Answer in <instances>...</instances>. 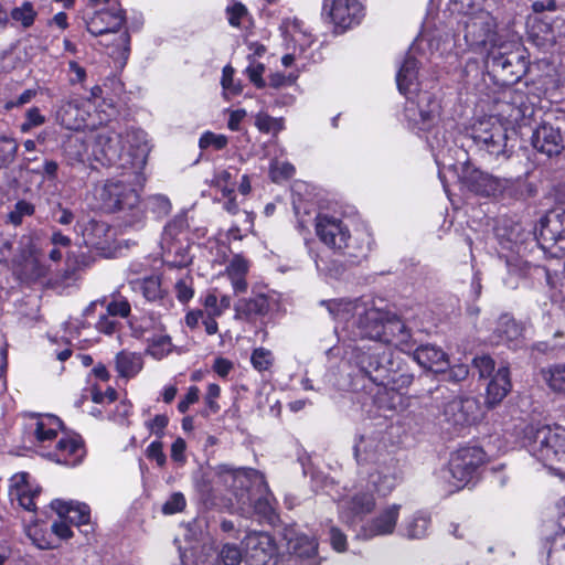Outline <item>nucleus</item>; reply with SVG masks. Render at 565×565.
Segmentation results:
<instances>
[{
    "instance_id": "nucleus-1",
    "label": "nucleus",
    "mask_w": 565,
    "mask_h": 565,
    "mask_svg": "<svg viewBox=\"0 0 565 565\" xmlns=\"http://www.w3.org/2000/svg\"><path fill=\"white\" fill-rule=\"evenodd\" d=\"M150 148L143 130H129L125 136L102 128L94 134L93 158L102 166H116L122 170L143 169Z\"/></svg>"
},
{
    "instance_id": "nucleus-2",
    "label": "nucleus",
    "mask_w": 565,
    "mask_h": 565,
    "mask_svg": "<svg viewBox=\"0 0 565 565\" xmlns=\"http://www.w3.org/2000/svg\"><path fill=\"white\" fill-rule=\"evenodd\" d=\"M142 169H127L114 178L105 180L94 188V198L98 209L106 212L129 211L131 224L143 218L138 188L145 181Z\"/></svg>"
},
{
    "instance_id": "nucleus-3",
    "label": "nucleus",
    "mask_w": 565,
    "mask_h": 565,
    "mask_svg": "<svg viewBox=\"0 0 565 565\" xmlns=\"http://www.w3.org/2000/svg\"><path fill=\"white\" fill-rule=\"evenodd\" d=\"M321 303L327 307L332 318L343 322L345 328H349L350 324L356 327V331H353L354 338L379 341L383 337L386 312L367 306V303L358 299H333Z\"/></svg>"
},
{
    "instance_id": "nucleus-4",
    "label": "nucleus",
    "mask_w": 565,
    "mask_h": 565,
    "mask_svg": "<svg viewBox=\"0 0 565 565\" xmlns=\"http://www.w3.org/2000/svg\"><path fill=\"white\" fill-rule=\"evenodd\" d=\"M220 477L225 484L234 489L235 503L233 508L236 512L244 516L252 513H257L264 516H269L273 512V505L267 497L254 499L250 493V487L263 483L262 475L255 469H233L227 465H221L217 468Z\"/></svg>"
},
{
    "instance_id": "nucleus-5",
    "label": "nucleus",
    "mask_w": 565,
    "mask_h": 565,
    "mask_svg": "<svg viewBox=\"0 0 565 565\" xmlns=\"http://www.w3.org/2000/svg\"><path fill=\"white\" fill-rule=\"evenodd\" d=\"M356 364L373 383L386 391H399L413 382L412 374L399 371L390 350L380 352L375 349L370 353L362 352L356 355Z\"/></svg>"
},
{
    "instance_id": "nucleus-6",
    "label": "nucleus",
    "mask_w": 565,
    "mask_h": 565,
    "mask_svg": "<svg viewBox=\"0 0 565 565\" xmlns=\"http://www.w3.org/2000/svg\"><path fill=\"white\" fill-rule=\"evenodd\" d=\"M524 446L531 456L546 467L565 462V428L557 425L529 426Z\"/></svg>"
},
{
    "instance_id": "nucleus-7",
    "label": "nucleus",
    "mask_w": 565,
    "mask_h": 565,
    "mask_svg": "<svg viewBox=\"0 0 565 565\" xmlns=\"http://www.w3.org/2000/svg\"><path fill=\"white\" fill-rule=\"evenodd\" d=\"M525 53L522 44L516 42L494 45L487 55L486 65L503 84H514L527 71Z\"/></svg>"
},
{
    "instance_id": "nucleus-8",
    "label": "nucleus",
    "mask_w": 565,
    "mask_h": 565,
    "mask_svg": "<svg viewBox=\"0 0 565 565\" xmlns=\"http://www.w3.org/2000/svg\"><path fill=\"white\" fill-rule=\"evenodd\" d=\"M441 99L438 93L430 90H420L416 93V98L407 97L404 108V116L408 128L413 131L430 132L437 128L441 118Z\"/></svg>"
},
{
    "instance_id": "nucleus-9",
    "label": "nucleus",
    "mask_w": 565,
    "mask_h": 565,
    "mask_svg": "<svg viewBox=\"0 0 565 565\" xmlns=\"http://www.w3.org/2000/svg\"><path fill=\"white\" fill-rule=\"evenodd\" d=\"M484 460L486 454L481 448H461L451 455L448 468L444 470L443 478L452 490H460L477 477L478 469Z\"/></svg>"
},
{
    "instance_id": "nucleus-10",
    "label": "nucleus",
    "mask_w": 565,
    "mask_h": 565,
    "mask_svg": "<svg viewBox=\"0 0 565 565\" xmlns=\"http://www.w3.org/2000/svg\"><path fill=\"white\" fill-rule=\"evenodd\" d=\"M76 234L82 238L79 244L108 257L113 252L115 233L104 221L83 216L75 225Z\"/></svg>"
},
{
    "instance_id": "nucleus-11",
    "label": "nucleus",
    "mask_w": 565,
    "mask_h": 565,
    "mask_svg": "<svg viewBox=\"0 0 565 565\" xmlns=\"http://www.w3.org/2000/svg\"><path fill=\"white\" fill-rule=\"evenodd\" d=\"M466 43L473 50L495 45L497 22L492 14L483 9L478 13L460 19Z\"/></svg>"
},
{
    "instance_id": "nucleus-12",
    "label": "nucleus",
    "mask_w": 565,
    "mask_h": 565,
    "mask_svg": "<svg viewBox=\"0 0 565 565\" xmlns=\"http://www.w3.org/2000/svg\"><path fill=\"white\" fill-rule=\"evenodd\" d=\"M472 138L479 149L490 157L509 158L508 129L499 120L479 122L473 129Z\"/></svg>"
},
{
    "instance_id": "nucleus-13",
    "label": "nucleus",
    "mask_w": 565,
    "mask_h": 565,
    "mask_svg": "<svg viewBox=\"0 0 565 565\" xmlns=\"http://www.w3.org/2000/svg\"><path fill=\"white\" fill-rule=\"evenodd\" d=\"M316 233L320 241L332 249L344 250L353 257H358V253L351 250L352 235L349 226L335 216L328 214H319L316 218Z\"/></svg>"
},
{
    "instance_id": "nucleus-14",
    "label": "nucleus",
    "mask_w": 565,
    "mask_h": 565,
    "mask_svg": "<svg viewBox=\"0 0 565 565\" xmlns=\"http://www.w3.org/2000/svg\"><path fill=\"white\" fill-rule=\"evenodd\" d=\"M186 222L183 217L174 218L166 227L162 235V248L167 257L173 256V259L167 262L174 267H185L192 256L189 254V245H184L186 238Z\"/></svg>"
},
{
    "instance_id": "nucleus-15",
    "label": "nucleus",
    "mask_w": 565,
    "mask_h": 565,
    "mask_svg": "<svg viewBox=\"0 0 565 565\" xmlns=\"http://www.w3.org/2000/svg\"><path fill=\"white\" fill-rule=\"evenodd\" d=\"M323 9L333 24L342 30L360 24L364 18L362 0H324Z\"/></svg>"
},
{
    "instance_id": "nucleus-16",
    "label": "nucleus",
    "mask_w": 565,
    "mask_h": 565,
    "mask_svg": "<svg viewBox=\"0 0 565 565\" xmlns=\"http://www.w3.org/2000/svg\"><path fill=\"white\" fill-rule=\"evenodd\" d=\"M94 134H75L67 137L63 153L67 166L72 168H94Z\"/></svg>"
},
{
    "instance_id": "nucleus-17",
    "label": "nucleus",
    "mask_w": 565,
    "mask_h": 565,
    "mask_svg": "<svg viewBox=\"0 0 565 565\" xmlns=\"http://www.w3.org/2000/svg\"><path fill=\"white\" fill-rule=\"evenodd\" d=\"M141 337L147 342L146 353L156 360H162L173 351L171 337L167 333L166 326L159 320L145 321Z\"/></svg>"
},
{
    "instance_id": "nucleus-18",
    "label": "nucleus",
    "mask_w": 565,
    "mask_h": 565,
    "mask_svg": "<svg viewBox=\"0 0 565 565\" xmlns=\"http://www.w3.org/2000/svg\"><path fill=\"white\" fill-rule=\"evenodd\" d=\"M89 115V99L70 97L61 103L56 110V120L66 129L79 130L87 126Z\"/></svg>"
},
{
    "instance_id": "nucleus-19",
    "label": "nucleus",
    "mask_w": 565,
    "mask_h": 565,
    "mask_svg": "<svg viewBox=\"0 0 565 565\" xmlns=\"http://www.w3.org/2000/svg\"><path fill=\"white\" fill-rule=\"evenodd\" d=\"M401 505L391 504L380 511L372 520L364 523L356 533L358 539L371 540L375 536L391 535L394 533L398 518Z\"/></svg>"
},
{
    "instance_id": "nucleus-20",
    "label": "nucleus",
    "mask_w": 565,
    "mask_h": 565,
    "mask_svg": "<svg viewBox=\"0 0 565 565\" xmlns=\"http://www.w3.org/2000/svg\"><path fill=\"white\" fill-rule=\"evenodd\" d=\"M479 403L475 397H452L444 404L443 416L452 426H465L478 418Z\"/></svg>"
},
{
    "instance_id": "nucleus-21",
    "label": "nucleus",
    "mask_w": 565,
    "mask_h": 565,
    "mask_svg": "<svg viewBox=\"0 0 565 565\" xmlns=\"http://www.w3.org/2000/svg\"><path fill=\"white\" fill-rule=\"evenodd\" d=\"M375 508V499L369 491L356 489L348 498H342L339 503L340 518L343 522L352 524L356 519L369 514Z\"/></svg>"
},
{
    "instance_id": "nucleus-22",
    "label": "nucleus",
    "mask_w": 565,
    "mask_h": 565,
    "mask_svg": "<svg viewBox=\"0 0 565 565\" xmlns=\"http://www.w3.org/2000/svg\"><path fill=\"white\" fill-rule=\"evenodd\" d=\"M40 493L38 486L30 482L26 472H19L11 477L9 484V497L12 503H18L29 512L35 510L34 499Z\"/></svg>"
},
{
    "instance_id": "nucleus-23",
    "label": "nucleus",
    "mask_w": 565,
    "mask_h": 565,
    "mask_svg": "<svg viewBox=\"0 0 565 565\" xmlns=\"http://www.w3.org/2000/svg\"><path fill=\"white\" fill-rule=\"evenodd\" d=\"M246 555L257 565H268L276 553V545L268 533L249 532L243 541Z\"/></svg>"
},
{
    "instance_id": "nucleus-24",
    "label": "nucleus",
    "mask_w": 565,
    "mask_h": 565,
    "mask_svg": "<svg viewBox=\"0 0 565 565\" xmlns=\"http://www.w3.org/2000/svg\"><path fill=\"white\" fill-rule=\"evenodd\" d=\"M383 329V337L379 342L393 345L405 353H409L415 347L409 330L399 318L386 313Z\"/></svg>"
},
{
    "instance_id": "nucleus-25",
    "label": "nucleus",
    "mask_w": 565,
    "mask_h": 565,
    "mask_svg": "<svg viewBox=\"0 0 565 565\" xmlns=\"http://www.w3.org/2000/svg\"><path fill=\"white\" fill-rule=\"evenodd\" d=\"M125 22V17L120 8L113 6L108 9L99 10L87 21V31L95 36L108 33H117Z\"/></svg>"
},
{
    "instance_id": "nucleus-26",
    "label": "nucleus",
    "mask_w": 565,
    "mask_h": 565,
    "mask_svg": "<svg viewBox=\"0 0 565 565\" xmlns=\"http://www.w3.org/2000/svg\"><path fill=\"white\" fill-rule=\"evenodd\" d=\"M532 145L539 152L550 158L561 154L565 149L561 130L546 124L540 126L533 132Z\"/></svg>"
},
{
    "instance_id": "nucleus-27",
    "label": "nucleus",
    "mask_w": 565,
    "mask_h": 565,
    "mask_svg": "<svg viewBox=\"0 0 565 565\" xmlns=\"http://www.w3.org/2000/svg\"><path fill=\"white\" fill-rule=\"evenodd\" d=\"M129 286L132 291L141 292L147 301L158 303L164 309H169L173 303L169 292L162 288L159 276L134 279L129 281Z\"/></svg>"
},
{
    "instance_id": "nucleus-28",
    "label": "nucleus",
    "mask_w": 565,
    "mask_h": 565,
    "mask_svg": "<svg viewBox=\"0 0 565 565\" xmlns=\"http://www.w3.org/2000/svg\"><path fill=\"white\" fill-rule=\"evenodd\" d=\"M408 354H412L413 360L423 369L436 373L444 372L449 366L448 355L440 348L433 344L414 347Z\"/></svg>"
},
{
    "instance_id": "nucleus-29",
    "label": "nucleus",
    "mask_w": 565,
    "mask_h": 565,
    "mask_svg": "<svg viewBox=\"0 0 565 565\" xmlns=\"http://www.w3.org/2000/svg\"><path fill=\"white\" fill-rule=\"evenodd\" d=\"M399 481V472L396 462L391 459L388 463H384L370 473L369 484L380 495L390 494Z\"/></svg>"
},
{
    "instance_id": "nucleus-30",
    "label": "nucleus",
    "mask_w": 565,
    "mask_h": 565,
    "mask_svg": "<svg viewBox=\"0 0 565 565\" xmlns=\"http://www.w3.org/2000/svg\"><path fill=\"white\" fill-rule=\"evenodd\" d=\"M42 455L49 457L51 460L57 463L75 466L82 460L84 456V449L77 438L63 437L57 441L53 451Z\"/></svg>"
},
{
    "instance_id": "nucleus-31",
    "label": "nucleus",
    "mask_w": 565,
    "mask_h": 565,
    "mask_svg": "<svg viewBox=\"0 0 565 565\" xmlns=\"http://www.w3.org/2000/svg\"><path fill=\"white\" fill-rule=\"evenodd\" d=\"M522 337V328L509 315H502L493 328L491 342L494 344H505L509 348H516Z\"/></svg>"
},
{
    "instance_id": "nucleus-32",
    "label": "nucleus",
    "mask_w": 565,
    "mask_h": 565,
    "mask_svg": "<svg viewBox=\"0 0 565 565\" xmlns=\"http://www.w3.org/2000/svg\"><path fill=\"white\" fill-rule=\"evenodd\" d=\"M511 387L512 384L508 366H499L487 386L486 405L492 408L501 403L511 391Z\"/></svg>"
},
{
    "instance_id": "nucleus-33",
    "label": "nucleus",
    "mask_w": 565,
    "mask_h": 565,
    "mask_svg": "<svg viewBox=\"0 0 565 565\" xmlns=\"http://www.w3.org/2000/svg\"><path fill=\"white\" fill-rule=\"evenodd\" d=\"M51 507L61 519L67 520L77 526L88 524L90 519L89 507L82 502L53 500Z\"/></svg>"
},
{
    "instance_id": "nucleus-34",
    "label": "nucleus",
    "mask_w": 565,
    "mask_h": 565,
    "mask_svg": "<svg viewBox=\"0 0 565 565\" xmlns=\"http://www.w3.org/2000/svg\"><path fill=\"white\" fill-rule=\"evenodd\" d=\"M396 84L399 93L407 97L420 92L418 88V63L413 56L407 55L403 61L396 74Z\"/></svg>"
},
{
    "instance_id": "nucleus-35",
    "label": "nucleus",
    "mask_w": 565,
    "mask_h": 565,
    "mask_svg": "<svg viewBox=\"0 0 565 565\" xmlns=\"http://www.w3.org/2000/svg\"><path fill=\"white\" fill-rule=\"evenodd\" d=\"M249 270V262L242 255H235L228 262L225 268V275L231 281L235 295L244 294L247 291V274Z\"/></svg>"
},
{
    "instance_id": "nucleus-36",
    "label": "nucleus",
    "mask_w": 565,
    "mask_h": 565,
    "mask_svg": "<svg viewBox=\"0 0 565 565\" xmlns=\"http://www.w3.org/2000/svg\"><path fill=\"white\" fill-rule=\"evenodd\" d=\"M354 456L359 465L377 460L382 449L380 439L374 434H362L354 444Z\"/></svg>"
},
{
    "instance_id": "nucleus-37",
    "label": "nucleus",
    "mask_w": 565,
    "mask_h": 565,
    "mask_svg": "<svg viewBox=\"0 0 565 565\" xmlns=\"http://www.w3.org/2000/svg\"><path fill=\"white\" fill-rule=\"evenodd\" d=\"M288 546L292 554L306 561L305 565H319L316 559L318 542L306 534H296L288 539Z\"/></svg>"
},
{
    "instance_id": "nucleus-38",
    "label": "nucleus",
    "mask_w": 565,
    "mask_h": 565,
    "mask_svg": "<svg viewBox=\"0 0 565 565\" xmlns=\"http://www.w3.org/2000/svg\"><path fill=\"white\" fill-rule=\"evenodd\" d=\"M430 524V514L425 511H417L402 524V535L409 540H422L428 535Z\"/></svg>"
},
{
    "instance_id": "nucleus-39",
    "label": "nucleus",
    "mask_w": 565,
    "mask_h": 565,
    "mask_svg": "<svg viewBox=\"0 0 565 565\" xmlns=\"http://www.w3.org/2000/svg\"><path fill=\"white\" fill-rule=\"evenodd\" d=\"M269 310L268 299L264 295H257L249 299H241L235 305V318L252 320L265 316Z\"/></svg>"
},
{
    "instance_id": "nucleus-40",
    "label": "nucleus",
    "mask_w": 565,
    "mask_h": 565,
    "mask_svg": "<svg viewBox=\"0 0 565 565\" xmlns=\"http://www.w3.org/2000/svg\"><path fill=\"white\" fill-rule=\"evenodd\" d=\"M115 367L120 377H135L143 367V360L139 353L120 351L115 358Z\"/></svg>"
},
{
    "instance_id": "nucleus-41",
    "label": "nucleus",
    "mask_w": 565,
    "mask_h": 565,
    "mask_svg": "<svg viewBox=\"0 0 565 565\" xmlns=\"http://www.w3.org/2000/svg\"><path fill=\"white\" fill-rule=\"evenodd\" d=\"M61 420L53 415L39 417L34 427V436L40 445L55 439L57 431L61 429Z\"/></svg>"
},
{
    "instance_id": "nucleus-42",
    "label": "nucleus",
    "mask_w": 565,
    "mask_h": 565,
    "mask_svg": "<svg viewBox=\"0 0 565 565\" xmlns=\"http://www.w3.org/2000/svg\"><path fill=\"white\" fill-rule=\"evenodd\" d=\"M25 534L38 548L47 550L56 546L46 525L33 521L32 519L30 520V524L25 525Z\"/></svg>"
},
{
    "instance_id": "nucleus-43",
    "label": "nucleus",
    "mask_w": 565,
    "mask_h": 565,
    "mask_svg": "<svg viewBox=\"0 0 565 565\" xmlns=\"http://www.w3.org/2000/svg\"><path fill=\"white\" fill-rule=\"evenodd\" d=\"M546 385L555 393H565V362L552 364L541 371Z\"/></svg>"
},
{
    "instance_id": "nucleus-44",
    "label": "nucleus",
    "mask_w": 565,
    "mask_h": 565,
    "mask_svg": "<svg viewBox=\"0 0 565 565\" xmlns=\"http://www.w3.org/2000/svg\"><path fill=\"white\" fill-rule=\"evenodd\" d=\"M486 9V0H449V12L460 19L478 13Z\"/></svg>"
},
{
    "instance_id": "nucleus-45",
    "label": "nucleus",
    "mask_w": 565,
    "mask_h": 565,
    "mask_svg": "<svg viewBox=\"0 0 565 565\" xmlns=\"http://www.w3.org/2000/svg\"><path fill=\"white\" fill-rule=\"evenodd\" d=\"M237 173L236 169H223L215 172L213 185L223 193V196L234 194Z\"/></svg>"
},
{
    "instance_id": "nucleus-46",
    "label": "nucleus",
    "mask_w": 565,
    "mask_h": 565,
    "mask_svg": "<svg viewBox=\"0 0 565 565\" xmlns=\"http://www.w3.org/2000/svg\"><path fill=\"white\" fill-rule=\"evenodd\" d=\"M470 185L475 192L488 196L497 190L498 183L491 175L476 171L471 177Z\"/></svg>"
},
{
    "instance_id": "nucleus-47",
    "label": "nucleus",
    "mask_w": 565,
    "mask_h": 565,
    "mask_svg": "<svg viewBox=\"0 0 565 565\" xmlns=\"http://www.w3.org/2000/svg\"><path fill=\"white\" fill-rule=\"evenodd\" d=\"M177 299L182 302H189L194 296L193 277L189 273H184L174 284Z\"/></svg>"
},
{
    "instance_id": "nucleus-48",
    "label": "nucleus",
    "mask_w": 565,
    "mask_h": 565,
    "mask_svg": "<svg viewBox=\"0 0 565 565\" xmlns=\"http://www.w3.org/2000/svg\"><path fill=\"white\" fill-rule=\"evenodd\" d=\"M562 555H565V513L558 519V530L553 535L548 550L550 557L561 558Z\"/></svg>"
},
{
    "instance_id": "nucleus-49",
    "label": "nucleus",
    "mask_w": 565,
    "mask_h": 565,
    "mask_svg": "<svg viewBox=\"0 0 565 565\" xmlns=\"http://www.w3.org/2000/svg\"><path fill=\"white\" fill-rule=\"evenodd\" d=\"M36 17V11L33 4L29 1H24L20 7L14 8L11 11V19L20 23L23 28H29L33 24Z\"/></svg>"
},
{
    "instance_id": "nucleus-50",
    "label": "nucleus",
    "mask_w": 565,
    "mask_h": 565,
    "mask_svg": "<svg viewBox=\"0 0 565 565\" xmlns=\"http://www.w3.org/2000/svg\"><path fill=\"white\" fill-rule=\"evenodd\" d=\"M255 125L259 131L274 135H277L285 128L282 118H275L265 113L257 114Z\"/></svg>"
},
{
    "instance_id": "nucleus-51",
    "label": "nucleus",
    "mask_w": 565,
    "mask_h": 565,
    "mask_svg": "<svg viewBox=\"0 0 565 565\" xmlns=\"http://www.w3.org/2000/svg\"><path fill=\"white\" fill-rule=\"evenodd\" d=\"M107 315L115 318H127L130 315L131 307L129 301L120 294H114L111 300L106 306Z\"/></svg>"
},
{
    "instance_id": "nucleus-52",
    "label": "nucleus",
    "mask_w": 565,
    "mask_h": 565,
    "mask_svg": "<svg viewBox=\"0 0 565 565\" xmlns=\"http://www.w3.org/2000/svg\"><path fill=\"white\" fill-rule=\"evenodd\" d=\"M250 363L258 372L268 371L274 363V355L270 350L263 347L253 350Z\"/></svg>"
},
{
    "instance_id": "nucleus-53",
    "label": "nucleus",
    "mask_w": 565,
    "mask_h": 565,
    "mask_svg": "<svg viewBox=\"0 0 565 565\" xmlns=\"http://www.w3.org/2000/svg\"><path fill=\"white\" fill-rule=\"evenodd\" d=\"M143 205V210L147 209L158 216H164L171 210V203L169 199L162 194L150 195L146 199Z\"/></svg>"
},
{
    "instance_id": "nucleus-54",
    "label": "nucleus",
    "mask_w": 565,
    "mask_h": 565,
    "mask_svg": "<svg viewBox=\"0 0 565 565\" xmlns=\"http://www.w3.org/2000/svg\"><path fill=\"white\" fill-rule=\"evenodd\" d=\"M18 151V143L8 137L0 138V168H6L13 162Z\"/></svg>"
},
{
    "instance_id": "nucleus-55",
    "label": "nucleus",
    "mask_w": 565,
    "mask_h": 565,
    "mask_svg": "<svg viewBox=\"0 0 565 565\" xmlns=\"http://www.w3.org/2000/svg\"><path fill=\"white\" fill-rule=\"evenodd\" d=\"M221 388L217 384L211 383L207 386V391L204 397L205 409L202 412V415L207 417L212 414H216L220 411V405L217 404V398L220 396Z\"/></svg>"
},
{
    "instance_id": "nucleus-56",
    "label": "nucleus",
    "mask_w": 565,
    "mask_h": 565,
    "mask_svg": "<svg viewBox=\"0 0 565 565\" xmlns=\"http://www.w3.org/2000/svg\"><path fill=\"white\" fill-rule=\"evenodd\" d=\"M224 565H239L243 558L242 551L236 544L226 543L218 554Z\"/></svg>"
},
{
    "instance_id": "nucleus-57",
    "label": "nucleus",
    "mask_w": 565,
    "mask_h": 565,
    "mask_svg": "<svg viewBox=\"0 0 565 565\" xmlns=\"http://www.w3.org/2000/svg\"><path fill=\"white\" fill-rule=\"evenodd\" d=\"M295 173V167L289 162H281L278 160H274L270 163V175L273 181L279 182L281 180H286L291 178Z\"/></svg>"
},
{
    "instance_id": "nucleus-58",
    "label": "nucleus",
    "mask_w": 565,
    "mask_h": 565,
    "mask_svg": "<svg viewBox=\"0 0 565 565\" xmlns=\"http://www.w3.org/2000/svg\"><path fill=\"white\" fill-rule=\"evenodd\" d=\"M227 145V138L224 135H217L211 131L204 132L200 140L199 146L201 149H206L209 147H213L216 150H221L225 148Z\"/></svg>"
},
{
    "instance_id": "nucleus-59",
    "label": "nucleus",
    "mask_w": 565,
    "mask_h": 565,
    "mask_svg": "<svg viewBox=\"0 0 565 565\" xmlns=\"http://www.w3.org/2000/svg\"><path fill=\"white\" fill-rule=\"evenodd\" d=\"M473 366L478 370L480 377H491L495 373V363L489 355H479L473 359Z\"/></svg>"
},
{
    "instance_id": "nucleus-60",
    "label": "nucleus",
    "mask_w": 565,
    "mask_h": 565,
    "mask_svg": "<svg viewBox=\"0 0 565 565\" xmlns=\"http://www.w3.org/2000/svg\"><path fill=\"white\" fill-rule=\"evenodd\" d=\"M221 84L225 94L237 95L242 92L241 85L234 83V68L230 65L223 68Z\"/></svg>"
},
{
    "instance_id": "nucleus-61",
    "label": "nucleus",
    "mask_w": 565,
    "mask_h": 565,
    "mask_svg": "<svg viewBox=\"0 0 565 565\" xmlns=\"http://www.w3.org/2000/svg\"><path fill=\"white\" fill-rule=\"evenodd\" d=\"M265 72V66L262 63L250 62L249 65L246 67V75L248 76L249 81L257 87L263 88L265 87V81L263 78Z\"/></svg>"
},
{
    "instance_id": "nucleus-62",
    "label": "nucleus",
    "mask_w": 565,
    "mask_h": 565,
    "mask_svg": "<svg viewBox=\"0 0 565 565\" xmlns=\"http://www.w3.org/2000/svg\"><path fill=\"white\" fill-rule=\"evenodd\" d=\"M45 122V117L40 113L36 107L30 108L25 114V121L21 125V130L28 132L33 127L41 126Z\"/></svg>"
},
{
    "instance_id": "nucleus-63",
    "label": "nucleus",
    "mask_w": 565,
    "mask_h": 565,
    "mask_svg": "<svg viewBox=\"0 0 565 565\" xmlns=\"http://www.w3.org/2000/svg\"><path fill=\"white\" fill-rule=\"evenodd\" d=\"M185 507V498L182 493H173L162 505V512L164 514H174L181 512Z\"/></svg>"
},
{
    "instance_id": "nucleus-64",
    "label": "nucleus",
    "mask_w": 565,
    "mask_h": 565,
    "mask_svg": "<svg viewBox=\"0 0 565 565\" xmlns=\"http://www.w3.org/2000/svg\"><path fill=\"white\" fill-rule=\"evenodd\" d=\"M203 306L207 311V316L220 317L223 315L220 308L218 297L215 291L209 292L203 299Z\"/></svg>"
}]
</instances>
